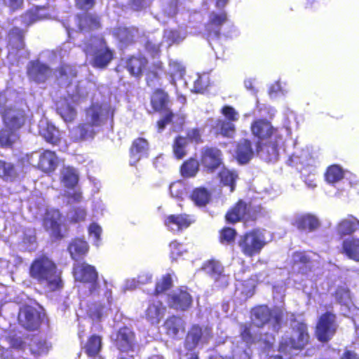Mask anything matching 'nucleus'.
Returning <instances> with one entry per match:
<instances>
[{"label": "nucleus", "mask_w": 359, "mask_h": 359, "mask_svg": "<svg viewBox=\"0 0 359 359\" xmlns=\"http://www.w3.org/2000/svg\"><path fill=\"white\" fill-rule=\"evenodd\" d=\"M192 299L189 293L183 290L174 292L168 299L169 305L171 307L180 310H185L189 308Z\"/></svg>", "instance_id": "obj_26"}, {"label": "nucleus", "mask_w": 359, "mask_h": 359, "mask_svg": "<svg viewBox=\"0 0 359 359\" xmlns=\"http://www.w3.org/2000/svg\"><path fill=\"white\" fill-rule=\"evenodd\" d=\"M50 348V345L46 341H43L36 337L32 340L29 344V350L34 355H41L46 353Z\"/></svg>", "instance_id": "obj_51"}, {"label": "nucleus", "mask_w": 359, "mask_h": 359, "mask_svg": "<svg viewBox=\"0 0 359 359\" xmlns=\"http://www.w3.org/2000/svg\"><path fill=\"white\" fill-rule=\"evenodd\" d=\"M29 273L48 292L56 291L62 287L60 272L48 257L36 258L30 266Z\"/></svg>", "instance_id": "obj_3"}, {"label": "nucleus", "mask_w": 359, "mask_h": 359, "mask_svg": "<svg viewBox=\"0 0 359 359\" xmlns=\"http://www.w3.org/2000/svg\"><path fill=\"white\" fill-rule=\"evenodd\" d=\"M172 278L170 274L163 276L156 283V293L160 294L171 287Z\"/></svg>", "instance_id": "obj_58"}, {"label": "nucleus", "mask_w": 359, "mask_h": 359, "mask_svg": "<svg viewBox=\"0 0 359 359\" xmlns=\"http://www.w3.org/2000/svg\"><path fill=\"white\" fill-rule=\"evenodd\" d=\"M189 140L187 137H177L172 144V151L177 159L183 158L188 152Z\"/></svg>", "instance_id": "obj_42"}, {"label": "nucleus", "mask_w": 359, "mask_h": 359, "mask_svg": "<svg viewBox=\"0 0 359 359\" xmlns=\"http://www.w3.org/2000/svg\"><path fill=\"white\" fill-rule=\"evenodd\" d=\"M102 228L96 223H92L88 227V233L90 237L93 239V244L96 246L100 245Z\"/></svg>", "instance_id": "obj_61"}, {"label": "nucleus", "mask_w": 359, "mask_h": 359, "mask_svg": "<svg viewBox=\"0 0 359 359\" xmlns=\"http://www.w3.org/2000/svg\"><path fill=\"white\" fill-rule=\"evenodd\" d=\"M359 230V220L353 215L341 219L337 226V233L340 236L351 235Z\"/></svg>", "instance_id": "obj_28"}, {"label": "nucleus", "mask_w": 359, "mask_h": 359, "mask_svg": "<svg viewBox=\"0 0 359 359\" xmlns=\"http://www.w3.org/2000/svg\"><path fill=\"white\" fill-rule=\"evenodd\" d=\"M196 79L194 81L193 91L196 93H202L209 85V75L206 73L203 74H196Z\"/></svg>", "instance_id": "obj_56"}, {"label": "nucleus", "mask_w": 359, "mask_h": 359, "mask_svg": "<svg viewBox=\"0 0 359 359\" xmlns=\"http://www.w3.org/2000/svg\"><path fill=\"white\" fill-rule=\"evenodd\" d=\"M203 270L211 276L215 282L220 286H226L229 282V277L222 273L223 268L217 261H209L204 264Z\"/></svg>", "instance_id": "obj_22"}, {"label": "nucleus", "mask_w": 359, "mask_h": 359, "mask_svg": "<svg viewBox=\"0 0 359 359\" xmlns=\"http://www.w3.org/2000/svg\"><path fill=\"white\" fill-rule=\"evenodd\" d=\"M147 62V60L142 56L132 57L127 62V69L133 76H139L145 68Z\"/></svg>", "instance_id": "obj_38"}, {"label": "nucleus", "mask_w": 359, "mask_h": 359, "mask_svg": "<svg viewBox=\"0 0 359 359\" xmlns=\"http://www.w3.org/2000/svg\"><path fill=\"white\" fill-rule=\"evenodd\" d=\"M215 127L217 132L225 137H232L235 131V126L231 121L218 120Z\"/></svg>", "instance_id": "obj_54"}, {"label": "nucleus", "mask_w": 359, "mask_h": 359, "mask_svg": "<svg viewBox=\"0 0 359 359\" xmlns=\"http://www.w3.org/2000/svg\"><path fill=\"white\" fill-rule=\"evenodd\" d=\"M88 245L82 239H75L69 244L68 250L71 257L74 260H79L88 252Z\"/></svg>", "instance_id": "obj_34"}, {"label": "nucleus", "mask_w": 359, "mask_h": 359, "mask_svg": "<svg viewBox=\"0 0 359 359\" xmlns=\"http://www.w3.org/2000/svg\"><path fill=\"white\" fill-rule=\"evenodd\" d=\"M76 280L90 284L89 289L92 302L89 305L88 314L93 320H100L111 309L113 297L112 291L104 280V287L97 283V272L95 268L86 263L76 264L74 266Z\"/></svg>", "instance_id": "obj_1"}, {"label": "nucleus", "mask_w": 359, "mask_h": 359, "mask_svg": "<svg viewBox=\"0 0 359 359\" xmlns=\"http://www.w3.org/2000/svg\"><path fill=\"white\" fill-rule=\"evenodd\" d=\"M27 74L33 81L43 83L51 74L49 67L39 61L30 62L27 67Z\"/></svg>", "instance_id": "obj_19"}, {"label": "nucleus", "mask_w": 359, "mask_h": 359, "mask_svg": "<svg viewBox=\"0 0 359 359\" xmlns=\"http://www.w3.org/2000/svg\"><path fill=\"white\" fill-rule=\"evenodd\" d=\"M168 95L163 90H156L151 97V104L156 111H163L164 118L158 122V130L161 132L174 117L168 108Z\"/></svg>", "instance_id": "obj_10"}, {"label": "nucleus", "mask_w": 359, "mask_h": 359, "mask_svg": "<svg viewBox=\"0 0 359 359\" xmlns=\"http://www.w3.org/2000/svg\"><path fill=\"white\" fill-rule=\"evenodd\" d=\"M283 311L278 308L271 311L266 306H259L251 311V319L253 323L261 327L268 324L276 332L280 327Z\"/></svg>", "instance_id": "obj_7"}, {"label": "nucleus", "mask_w": 359, "mask_h": 359, "mask_svg": "<svg viewBox=\"0 0 359 359\" xmlns=\"http://www.w3.org/2000/svg\"><path fill=\"white\" fill-rule=\"evenodd\" d=\"M268 243L267 232L264 229H254L238 240V247L247 257H253L260 253Z\"/></svg>", "instance_id": "obj_6"}, {"label": "nucleus", "mask_w": 359, "mask_h": 359, "mask_svg": "<svg viewBox=\"0 0 359 359\" xmlns=\"http://www.w3.org/2000/svg\"><path fill=\"white\" fill-rule=\"evenodd\" d=\"M252 134L257 137L259 142H264L272 138H278L280 134L270 122L265 119H257L251 125Z\"/></svg>", "instance_id": "obj_15"}, {"label": "nucleus", "mask_w": 359, "mask_h": 359, "mask_svg": "<svg viewBox=\"0 0 359 359\" xmlns=\"http://www.w3.org/2000/svg\"><path fill=\"white\" fill-rule=\"evenodd\" d=\"M165 310V308L163 306L161 302H154L149 304L147 309L146 310V318L151 324H158L163 318Z\"/></svg>", "instance_id": "obj_33"}, {"label": "nucleus", "mask_w": 359, "mask_h": 359, "mask_svg": "<svg viewBox=\"0 0 359 359\" xmlns=\"http://www.w3.org/2000/svg\"><path fill=\"white\" fill-rule=\"evenodd\" d=\"M58 163L57 156L51 151L46 150L39 155L38 167L44 172H53L57 168Z\"/></svg>", "instance_id": "obj_25"}, {"label": "nucleus", "mask_w": 359, "mask_h": 359, "mask_svg": "<svg viewBox=\"0 0 359 359\" xmlns=\"http://www.w3.org/2000/svg\"><path fill=\"white\" fill-rule=\"evenodd\" d=\"M343 251L348 258L359 262V239L350 238L344 240Z\"/></svg>", "instance_id": "obj_35"}, {"label": "nucleus", "mask_w": 359, "mask_h": 359, "mask_svg": "<svg viewBox=\"0 0 359 359\" xmlns=\"http://www.w3.org/2000/svg\"><path fill=\"white\" fill-rule=\"evenodd\" d=\"M251 217L250 207L243 201H239L226 215V220L231 223H235Z\"/></svg>", "instance_id": "obj_23"}, {"label": "nucleus", "mask_w": 359, "mask_h": 359, "mask_svg": "<svg viewBox=\"0 0 359 359\" xmlns=\"http://www.w3.org/2000/svg\"><path fill=\"white\" fill-rule=\"evenodd\" d=\"M52 18L49 8L45 6H36L31 9L22 16V21L26 25L32 24L37 20Z\"/></svg>", "instance_id": "obj_29"}, {"label": "nucleus", "mask_w": 359, "mask_h": 359, "mask_svg": "<svg viewBox=\"0 0 359 359\" xmlns=\"http://www.w3.org/2000/svg\"><path fill=\"white\" fill-rule=\"evenodd\" d=\"M93 86L88 81H81L76 86L68 85V97L60 100L57 104V111L65 122H71L76 116L77 111L72 103L86 97Z\"/></svg>", "instance_id": "obj_4"}, {"label": "nucleus", "mask_w": 359, "mask_h": 359, "mask_svg": "<svg viewBox=\"0 0 359 359\" xmlns=\"http://www.w3.org/2000/svg\"><path fill=\"white\" fill-rule=\"evenodd\" d=\"M18 320L25 329L34 330L39 325L40 314L34 307L26 306L20 309Z\"/></svg>", "instance_id": "obj_17"}, {"label": "nucleus", "mask_w": 359, "mask_h": 359, "mask_svg": "<svg viewBox=\"0 0 359 359\" xmlns=\"http://www.w3.org/2000/svg\"><path fill=\"white\" fill-rule=\"evenodd\" d=\"M79 177L77 170L73 167L64 166L60 170V183L64 187L69 189L67 195L74 202H79L81 199V192L74 189Z\"/></svg>", "instance_id": "obj_9"}, {"label": "nucleus", "mask_w": 359, "mask_h": 359, "mask_svg": "<svg viewBox=\"0 0 359 359\" xmlns=\"http://www.w3.org/2000/svg\"><path fill=\"white\" fill-rule=\"evenodd\" d=\"M344 177V171L341 167L337 165H331L327 168L325 174L326 180L329 183H335Z\"/></svg>", "instance_id": "obj_50"}, {"label": "nucleus", "mask_w": 359, "mask_h": 359, "mask_svg": "<svg viewBox=\"0 0 359 359\" xmlns=\"http://www.w3.org/2000/svg\"><path fill=\"white\" fill-rule=\"evenodd\" d=\"M235 236L236 231L234 229L231 228H225L221 232V242L229 243L234 240Z\"/></svg>", "instance_id": "obj_64"}, {"label": "nucleus", "mask_w": 359, "mask_h": 359, "mask_svg": "<svg viewBox=\"0 0 359 359\" xmlns=\"http://www.w3.org/2000/svg\"><path fill=\"white\" fill-rule=\"evenodd\" d=\"M222 114L231 122L237 121L239 118L238 112L230 106H224L222 109Z\"/></svg>", "instance_id": "obj_63"}, {"label": "nucleus", "mask_w": 359, "mask_h": 359, "mask_svg": "<svg viewBox=\"0 0 359 359\" xmlns=\"http://www.w3.org/2000/svg\"><path fill=\"white\" fill-rule=\"evenodd\" d=\"M3 121L7 129L18 133L25 121V112L19 109H8L3 114Z\"/></svg>", "instance_id": "obj_16"}, {"label": "nucleus", "mask_w": 359, "mask_h": 359, "mask_svg": "<svg viewBox=\"0 0 359 359\" xmlns=\"http://www.w3.org/2000/svg\"><path fill=\"white\" fill-rule=\"evenodd\" d=\"M241 337L245 341V346L257 341H263L266 345V347H269L272 345L274 341L273 337L271 334L266 335L264 338L262 335L257 336L255 334V331L254 327L252 325H242L241 327Z\"/></svg>", "instance_id": "obj_20"}, {"label": "nucleus", "mask_w": 359, "mask_h": 359, "mask_svg": "<svg viewBox=\"0 0 359 359\" xmlns=\"http://www.w3.org/2000/svg\"><path fill=\"white\" fill-rule=\"evenodd\" d=\"M282 151H283V140L281 135H278V138H272L257 143V154L266 162L277 161Z\"/></svg>", "instance_id": "obj_8"}, {"label": "nucleus", "mask_w": 359, "mask_h": 359, "mask_svg": "<svg viewBox=\"0 0 359 359\" xmlns=\"http://www.w3.org/2000/svg\"><path fill=\"white\" fill-rule=\"evenodd\" d=\"M289 161L292 165H296L298 163L309 165L313 162L308 149H304L301 151L299 154H293L290 157Z\"/></svg>", "instance_id": "obj_45"}, {"label": "nucleus", "mask_w": 359, "mask_h": 359, "mask_svg": "<svg viewBox=\"0 0 359 359\" xmlns=\"http://www.w3.org/2000/svg\"><path fill=\"white\" fill-rule=\"evenodd\" d=\"M194 222V217L189 215H171L165 219V225L168 230L177 232L188 228Z\"/></svg>", "instance_id": "obj_18"}, {"label": "nucleus", "mask_w": 359, "mask_h": 359, "mask_svg": "<svg viewBox=\"0 0 359 359\" xmlns=\"http://www.w3.org/2000/svg\"><path fill=\"white\" fill-rule=\"evenodd\" d=\"M184 37V34L179 30L167 29L164 33V38L167 40L169 45L182 41Z\"/></svg>", "instance_id": "obj_59"}, {"label": "nucleus", "mask_w": 359, "mask_h": 359, "mask_svg": "<svg viewBox=\"0 0 359 359\" xmlns=\"http://www.w3.org/2000/svg\"><path fill=\"white\" fill-rule=\"evenodd\" d=\"M165 327L168 334L172 337H177L180 332H184L183 320L177 317L173 316L168 319L165 323Z\"/></svg>", "instance_id": "obj_40"}, {"label": "nucleus", "mask_w": 359, "mask_h": 359, "mask_svg": "<svg viewBox=\"0 0 359 359\" xmlns=\"http://www.w3.org/2000/svg\"><path fill=\"white\" fill-rule=\"evenodd\" d=\"M7 341L11 347L20 348L22 347L23 342L20 337H9L0 339V348L1 349V359H9L12 356L11 351L4 346V342Z\"/></svg>", "instance_id": "obj_41"}, {"label": "nucleus", "mask_w": 359, "mask_h": 359, "mask_svg": "<svg viewBox=\"0 0 359 359\" xmlns=\"http://www.w3.org/2000/svg\"><path fill=\"white\" fill-rule=\"evenodd\" d=\"M101 349V339L98 336H92L86 346V352L90 356H95Z\"/></svg>", "instance_id": "obj_53"}, {"label": "nucleus", "mask_w": 359, "mask_h": 359, "mask_svg": "<svg viewBox=\"0 0 359 359\" xmlns=\"http://www.w3.org/2000/svg\"><path fill=\"white\" fill-rule=\"evenodd\" d=\"M20 176L19 168L11 163L0 160V177L6 181H13Z\"/></svg>", "instance_id": "obj_37"}, {"label": "nucleus", "mask_w": 359, "mask_h": 359, "mask_svg": "<svg viewBox=\"0 0 359 359\" xmlns=\"http://www.w3.org/2000/svg\"><path fill=\"white\" fill-rule=\"evenodd\" d=\"M336 329L335 316L327 312L321 316L318 320L316 327L317 337L320 341H327L334 335Z\"/></svg>", "instance_id": "obj_12"}, {"label": "nucleus", "mask_w": 359, "mask_h": 359, "mask_svg": "<svg viewBox=\"0 0 359 359\" xmlns=\"http://www.w3.org/2000/svg\"><path fill=\"white\" fill-rule=\"evenodd\" d=\"M257 281V280L251 278L250 280L240 283L239 284L236 285V291H240L241 293L243 294L245 299L250 297L252 296L254 293L255 283Z\"/></svg>", "instance_id": "obj_48"}, {"label": "nucleus", "mask_w": 359, "mask_h": 359, "mask_svg": "<svg viewBox=\"0 0 359 359\" xmlns=\"http://www.w3.org/2000/svg\"><path fill=\"white\" fill-rule=\"evenodd\" d=\"M112 115L113 112L108 104H93L86 111V123L72 129L69 132L70 137L76 142L93 138L100 128Z\"/></svg>", "instance_id": "obj_2"}, {"label": "nucleus", "mask_w": 359, "mask_h": 359, "mask_svg": "<svg viewBox=\"0 0 359 359\" xmlns=\"http://www.w3.org/2000/svg\"><path fill=\"white\" fill-rule=\"evenodd\" d=\"M83 49L87 60L95 67H105L113 58L112 51L107 47L105 41L98 37H93L89 42H85Z\"/></svg>", "instance_id": "obj_5"}, {"label": "nucleus", "mask_w": 359, "mask_h": 359, "mask_svg": "<svg viewBox=\"0 0 359 359\" xmlns=\"http://www.w3.org/2000/svg\"><path fill=\"white\" fill-rule=\"evenodd\" d=\"M200 161L207 170L213 172L223 163L222 151L215 147H205L201 150Z\"/></svg>", "instance_id": "obj_13"}, {"label": "nucleus", "mask_w": 359, "mask_h": 359, "mask_svg": "<svg viewBox=\"0 0 359 359\" xmlns=\"http://www.w3.org/2000/svg\"><path fill=\"white\" fill-rule=\"evenodd\" d=\"M221 182L226 187H230V192H233L235 187L236 180L238 178V174L235 170H231L224 168L219 172Z\"/></svg>", "instance_id": "obj_43"}, {"label": "nucleus", "mask_w": 359, "mask_h": 359, "mask_svg": "<svg viewBox=\"0 0 359 359\" xmlns=\"http://www.w3.org/2000/svg\"><path fill=\"white\" fill-rule=\"evenodd\" d=\"M165 74L170 83L175 88L177 95L180 90L187 88V81L184 79L185 68L180 62L170 60Z\"/></svg>", "instance_id": "obj_11"}, {"label": "nucleus", "mask_w": 359, "mask_h": 359, "mask_svg": "<svg viewBox=\"0 0 359 359\" xmlns=\"http://www.w3.org/2000/svg\"><path fill=\"white\" fill-rule=\"evenodd\" d=\"M292 224L299 230L313 231L319 227L320 221L311 214H297L294 217Z\"/></svg>", "instance_id": "obj_21"}, {"label": "nucleus", "mask_w": 359, "mask_h": 359, "mask_svg": "<svg viewBox=\"0 0 359 359\" xmlns=\"http://www.w3.org/2000/svg\"><path fill=\"white\" fill-rule=\"evenodd\" d=\"M211 337L212 332L210 328L194 326L187 337L186 348L189 350H193L198 346L208 343Z\"/></svg>", "instance_id": "obj_14"}, {"label": "nucleus", "mask_w": 359, "mask_h": 359, "mask_svg": "<svg viewBox=\"0 0 359 359\" xmlns=\"http://www.w3.org/2000/svg\"><path fill=\"white\" fill-rule=\"evenodd\" d=\"M198 170V162L194 158H190L181 168V173L184 177H191L196 175Z\"/></svg>", "instance_id": "obj_49"}, {"label": "nucleus", "mask_w": 359, "mask_h": 359, "mask_svg": "<svg viewBox=\"0 0 359 359\" xmlns=\"http://www.w3.org/2000/svg\"><path fill=\"white\" fill-rule=\"evenodd\" d=\"M75 20L78 22V29L85 31L88 29H93L99 27L100 22L97 16L90 13H84L82 16H78Z\"/></svg>", "instance_id": "obj_36"}, {"label": "nucleus", "mask_w": 359, "mask_h": 359, "mask_svg": "<svg viewBox=\"0 0 359 359\" xmlns=\"http://www.w3.org/2000/svg\"><path fill=\"white\" fill-rule=\"evenodd\" d=\"M116 345L121 351H128L134 346V334L128 327L119 330L116 334Z\"/></svg>", "instance_id": "obj_27"}, {"label": "nucleus", "mask_w": 359, "mask_h": 359, "mask_svg": "<svg viewBox=\"0 0 359 359\" xmlns=\"http://www.w3.org/2000/svg\"><path fill=\"white\" fill-rule=\"evenodd\" d=\"M137 34V29L134 27L127 28L119 27L113 31V35L116 37L121 43L127 44L133 41Z\"/></svg>", "instance_id": "obj_39"}, {"label": "nucleus", "mask_w": 359, "mask_h": 359, "mask_svg": "<svg viewBox=\"0 0 359 359\" xmlns=\"http://www.w3.org/2000/svg\"><path fill=\"white\" fill-rule=\"evenodd\" d=\"M227 20L226 14L225 13H212L210 15V25L215 27V29L212 31L213 34L215 36H219V27L221 26Z\"/></svg>", "instance_id": "obj_55"}, {"label": "nucleus", "mask_w": 359, "mask_h": 359, "mask_svg": "<svg viewBox=\"0 0 359 359\" xmlns=\"http://www.w3.org/2000/svg\"><path fill=\"white\" fill-rule=\"evenodd\" d=\"M18 139V133L7 129L5 126L0 131V146L1 147H10Z\"/></svg>", "instance_id": "obj_44"}, {"label": "nucleus", "mask_w": 359, "mask_h": 359, "mask_svg": "<svg viewBox=\"0 0 359 359\" xmlns=\"http://www.w3.org/2000/svg\"><path fill=\"white\" fill-rule=\"evenodd\" d=\"M60 215L57 210H48L43 221L45 228L50 231L51 234L57 238L60 234Z\"/></svg>", "instance_id": "obj_24"}, {"label": "nucleus", "mask_w": 359, "mask_h": 359, "mask_svg": "<svg viewBox=\"0 0 359 359\" xmlns=\"http://www.w3.org/2000/svg\"><path fill=\"white\" fill-rule=\"evenodd\" d=\"M149 149V144L147 141L144 138H137L133 143L130 149V165H134L137 162L142 156L147 154Z\"/></svg>", "instance_id": "obj_31"}, {"label": "nucleus", "mask_w": 359, "mask_h": 359, "mask_svg": "<svg viewBox=\"0 0 359 359\" xmlns=\"http://www.w3.org/2000/svg\"><path fill=\"white\" fill-rule=\"evenodd\" d=\"M170 257L172 259H177L179 257L182 256L187 252L185 247L177 241L171 242L170 244Z\"/></svg>", "instance_id": "obj_62"}, {"label": "nucleus", "mask_w": 359, "mask_h": 359, "mask_svg": "<svg viewBox=\"0 0 359 359\" xmlns=\"http://www.w3.org/2000/svg\"><path fill=\"white\" fill-rule=\"evenodd\" d=\"M335 297L337 302L342 306H346L348 310L353 306L350 291L346 287H339L335 293Z\"/></svg>", "instance_id": "obj_46"}, {"label": "nucleus", "mask_w": 359, "mask_h": 359, "mask_svg": "<svg viewBox=\"0 0 359 359\" xmlns=\"http://www.w3.org/2000/svg\"><path fill=\"white\" fill-rule=\"evenodd\" d=\"M184 192L185 187L181 181L173 182L170 186V193L173 198H182Z\"/></svg>", "instance_id": "obj_60"}, {"label": "nucleus", "mask_w": 359, "mask_h": 359, "mask_svg": "<svg viewBox=\"0 0 359 359\" xmlns=\"http://www.w3.org/2000/svg\"><path fill=\"white\" fill-rule=\"evenodd\" d=\"M40 135L49 143L56 144L59 142V131L56 128L42 120L39 125Z\"/></svg>", "instance_id": "obj_32"}, {"label": "nucleus", "mask_w": 359, "mask_h": 359, "mask_svg": "<svg viewBox=\"0 0 359 359\" xmlns=\"http://www.w3.org/2000/svg\"><path fill=\"white\" fill-rule=\"evenodd\" d=\"M76 76V70L69 65L62 66L57 72L56 77L62 85L68 83L69 78Z\"/></svg>", "instance_id": "obj_52"}, {"label": "nucleus", "mask_w": 359, "mask_h": 359, "mask_svg": "<svg viewBox=\"0 0 359 359\" xmlns=\"http://www.w3.org/2000/svg\"><path fill=\"white\" fill-rule=\"evenodd\" d=\"M210 194L204 188L196 189L191 195L192 201L198 206L205 205L210 201Z\"/></svg>", "instance_id": "obj_47"}, {"label": "nucleus", "mask_w": 359, "mask_h": 359, "mask_svg": "<svg viewBox=\"0 0 359 359\" xmlns=\"http://www.w3.org/2000/svg\"><path fill=\"white\" fill-rule=\"evenodd\" d=\"M236 158L239 163L245 164L253 157L254 152L251 143L248 140L240 141L236 149Z\"/></svg>", "instance_id": "obj_30"}, {"label": "nucleus", "mask_w": 359, "mask_h": 359, "mask_svg": "<svg viewBox=\"0 0 359 359\" xmlns=\"http://www.w3.org/2000/svg\"><path fill=\"white\" fill-rule=\"evenodd\" d=\"M288 92L287 85L285 83H282L277 81L269 88V94L271 97L275 98L279 95H285Z\"/></svg>", "instance_id": "obj_57"}]
</instances>
